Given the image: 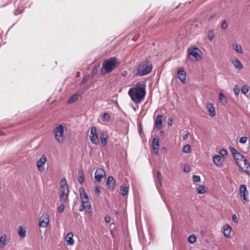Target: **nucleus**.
I'll list each match as a JSON object with an SVG mask.
<instances>
[{"mask_svg":"<svg viewBox=\"0 0 250 250\" xmlns=\"http://www.w3.org/2000/svg\"><path fill=\"white\" fill-rule=\"evenodd\" d=\"M115 213L117 214L118 211L117 210H115Z\"/></svg>","mask_w":250,"mask_h":250,"instance_id":"nucleus-59","label":"nucleus"},{"mask_svg":"<svg viewBox=\"0 0 250 250\" xmlns=\"http://www.w3.org/2000/svg\"><path fill=\"white\" fill-rule=\"evenodd\" d=\"M239 192L241 195V197L243 198L242 201H245V203L249 202V200L248 198L249 192L246 185L242 184L240 186Z\"/></svg>","mask_w":250,"mask_h":250,"instance_id":"nucleus-8","label":"nucleus"},{"mask_svg":"<svg viewBox=\"0 0 250 250\" xmlns=\"http://www.w3.org/2000/svg\"><path fill=\"white\" fill-rule=\"evenodd\" d=\"M3 134V133L2 132H0V135H2V134Z\"/></svg>","mask_w":250,"mask_h":250,"instance_id":"nucleus-60","label":"nucleus"},{"mask_svg":"<svg viewBox=\"0 0 250 250\" xmlns=\"http://www.w3.org/2000/svg\"><path fill=\"white\" fill-rule=\"evenodd\" d=\"M105 221L106 222L109 223L110 222V217L109 216H108V217L106 216L105 217Z\"/></svg>","mask_w":250,"mask_h":250,"instance_id":"nucleus-56","label":"nucleus"},{"mask_svg":"<svg viewBox=\"0 0 250 250\" xmlns=\"http://www.w3.org/2000/svg\"><path fill=\"white\" fill-rule=\"evenodd\" d=\"M191 150V147L190 146L189 144L186 145L183 148V152L185 153H188L190 152Z\"/></svg>","mask_w":250,"mask_h":250,"instance_id":"nucleus-30","label":"nucleus"},{"mask_svg":"<svg viewBox=\"0 0 250 250\" xmlns=\"http://www.w3.org/2000/svg\"><path fill=\"white\" fill-rule=\"evenodd\" d=\"M78 181L80 184H82L84 180V176L81 170L78 171Z\"/></svg>","mask_w":250,"mask_h":250,"instance_id":"nucleus-23","label":"nucleus"},{"mask_svg":"<svg viewBox=\"0 0 250 250\" xmlns=\"http://www.w3.org/2000/svg\"><path fill=\"white\" fill-rule=\"evenodd\" d=\"M128 190V188L126 186H125L124 185H122L120 187V192L122 195H123V196L125 195L127 193Z\"/></svg>","mask_w":250,"mask_h":250,"instance_id":"nucleus-24","label":"nucleus"},{"mask_svg":"<svg viewBox=\"0 0 250 250\" xmlns=\"http://www.w3.org/2000/svg\"><path fill=\"white\" fill-rule=\"evenodd\" d=\"M79 75H80V72H77V76H79Z\"/></svg>","mask_w":250,"mask_h":250,"instance_id":"nucleus-58","label":"nucleus"},{"mask_svg":"<svg viewBox=\"0 0 250 250\" xmlns=\"http://www.w3.org/2000/svg\"><path fill=\"white\" fill-rule=\"evenodd\" d=\"M196 191L199 194H203L205 192V187L201 186L198 187L196 189Z\"/></svg>","mask_w":250,"mask_h":250,"instance_id":"nucleus-33","label":"nucleus"},{"mask_svg":"<svg viewBox=\"0 0 250 250\" xmlns=\"http://www.w3.org/2000/svg\"><path fill=\"white\" fill-rule=\"evenodd\" d=\"M229 151H230V152L231 153L232 155H233V156L234 155H236V154H237V153L238 152V151L235 148H234L230 146L229 147Z\"/></svg>","mask_w":250,"mask_h":250,"instance_id":"nucleus-37","label":"nucleus"},{"mask_svg":"<svg viewBox=\"0 0 250 250\" xmlns=\"http://www.w3.org/2000/svg\"><path fill=\"white\" fill-rule=\"evenodd\" d=\"M242 161H243V162H244V166H246L247 165V166H249V167H250V165L249 163L248 162V161H247V159L243 158Z\"/></svg>","mask_w":250,"mask_h":250,"instance_id":"nucleus-47","label":"nucleus"},{"mask_svg":"<svg viewBox=\"0 0 250 250\" xmlns=\"http://www.w3.org/2000/svg\"><path fill=\"white\" fill-rule=\"evenodd\" d=\"M232 231L231 227L229 225H226L224 227V235L227 238L230 237V233Z\"/></svg>","mask_w":250,"mask_h":250,"instance_id":"nucleus-19","label":"nucleus"},{"mask_svg":"<svg viewBox=\"0 0 250 250\" xmlns=\"http://www.w3.org/2000/svg\"><path fill=\"white\" fill-rule=\"evenodd\" d=\"M232 219L236 224L238 223L237 218V216L236 215V214H234L232 215Z\"/></svg>","mask_w":250,"mask_h":250,"instance_id":"nucleus-46","label":"nucleus"},{"mask_svg":"<svg viewBox=\"0 0 250 250\" xmlns=\"http://www.w3.org/2000/svg\"><path fill=\"white\" fill-rule=\"evenodd\" d=\"M87 81V78H86V77H84L81 82V84L82 83H86Z\"/></svg>","mask_w":250,"mask_h":250,"instance_id":"nucleus-53","label":"nucleus"},{"mask_svg":"<svg viewBox=\"0 0 250 250\" xmlns=\"http://www.w3.org/2000/svg\"><path fill=\"white\" fill-rule=\"evenodd\" d=\"M26 231L21 226L18 227V234L20 237H25L26 236Z\"/></svg>","mask_w":250,"mask_h":250,"instance_id":"nucleus-21","label":"nucleus"},{"mask_svg":"<svg viewBox=\"0 0 250 250\" xmlns=\"http://www.w3.org/2000/svg\"><path fill=\"white\" fill-rule=\"evenodd\" d=\"M89 138L92 144L95 145H98L99 144L100 140L97 133L96 127L93 126L91 128Z\"/></svg>","mask_w":250,"mask_h":250,"instance_id":"nucleus-7","label":"nucleus"},{"mask_svg":"<svg viewBox=\"0 0 250 250\" xmlns=\"http://www.w3.org/2000/svg\"><path fill=\"white\" fill-rule=\"evenodd\" d=\"M196 238L194 234L190 235L188 237V241L191 244H193L196 241Z\"/></svg>","mask_w":250,"mask_h":250,"instance_id":"nucleus-31","label":"nucleus"},{"mask_svg":"<svg viewBox=\"0 0 250 250\" xmlns=\"http://www.w3.org/2000/svg\"><path fill=\"white\" fill-rule=\"evenodd\" d=\"M49 222L48 215L43 213L40 218L39 226L42 228H46L48 226Z\"/></svg>","mask_w":250,"mask_h":250,"instance_id":"nucleus-9","label":"nucleus"},{"mask_svg":"<svg viewBox=\"0 0 250 250\" xmlns=\"http://www.w3.org/2000/svg\"><path fill=\"white\" fill-rule=\"evenodd\" d=\"M95 192L98 195L101 194L102 191L101 190V188L99 187L96 186L95 187Z\"/></svg>","mask_w":250,"mask_h":250,"instance_id":"nucleus-44","label":"nucleus"},{"mask_svg":"<svg viewBox=\"0 0 250 250\" xmlns=\"http://www.w3.org/2000/svg\"><path fill=\"white\" fill-rule=\"evenodd\" d=\"M172 118H169L168 120V125L171 126L172 125Z\"/></svg>","mask_w":250,"mask_h":250,"instance_id":"nucleus-51","label":"nucleus"},{"mask_svg":"<svg viewBox=\"0 0 250 250\" xmlns=\"http://www.w3.org/2000/svg\"><path fill=\"white\" fill-rule=\"evenodd\" d=\"M246 250H247V249H246Z\"/></svg>","mask_w":250,"mask_h":250,"instance_id":"nucleus-63","label":"nucleus"},{"mask_svg":"<svg viewBox=\"0 0 250 250\" xmlns=\"http://www.w3.org/2000/svg\"><path fill=\"white\" fill-rule=\"evenodd\" d=\"M120 63L118 59L111 57L104 60L102 63V68L104 69L105 73L111 72Z\"/></svg>","mask_w":250,"mask_h":250,"instance_id":"nucleus-3","label":"nucleus"},{"mask_svg":"<svg viewBox=\"0 0 250 250\" xmlns=\"http://www.w3.org/2000/svg\"><path fill=\"white\" fill-rule=\"evenodd\" d=\"M184 171H185L186 172H188L190 171V168L189 167H185L184 168Z\"/></svg>","mask_w":250,"mask_h":250,"instance_id":"nucleus-54","label":"nucleus"},{"mask_svg":"<svg viewBox=\"0 0 250 250\" xmlns=\"http://www.w3.org/2000/svg\"><path fill=\"white\" fill-rule=\"evenodd\" d=\"M110 115L107 113H104L102 117V121L104 122H107L109 121Z\"/></svg>","mask_w":250,"mask_h":250,"instance_id":"nucleus-32","label":"nucleus"},{"mask_svg":"<svg viewBox=\"0 0 250 250\" xmlns=\"http://www.w3.org/2000/svg\"><path fill=\"white\" fill-rule=\"evenodd\" d=\"M164 133V132L163 131H161V134H163Z\"/></svg>","mask_w":250,"mask_h":250,"instance_id":"nucleus-61","label":"nucleus"},{"mask_svg":"<svg viewBox=\"0 0 250 250\" xmlns=\"http://www.w3.org/2000/svg\"><path fill=\"white\" fill-rule=\"evenodd\" d=\"M61 185L60 199L62 202H67L68 201V194L69 193V188L65 178H63L61 180Z\"/></svg>","mask_w":250,"mask_h":250,"instance_id":"nucleus-4","label":"nucleus"},{"mask_svg":"<svg viewBox=\"0 0 250 250\" xmlns=\"http://www.w3.org/2000/svg\"><path fill=\"white\" fill-rule=\"evenodd\" d=\"M232 63L235 66V67H236L237 68L241 69H242L243 68V64H242V63L237 59H236L235 60H233L232 62Z\"/></svg>","mask_w":250,"mask_h":250,"instance_id":"nucleus-22","label":"nucleus"},{"mask_svg":"<svg viewBox=\"0 0 250 250\" xmlns=\"http://www.w3.org/2000/svg\"><path fill=\"white\" fill-rule=\"evenodd\" d=\"M207 107L208 108V111L211 117L215 115V109L212 104H207Z\"/></svg>","mask_w":250,"mask_h":250,"instance_id":"nucleus-20","label":"nucleus"},{"mask_svg":"<svg viewBox=\"0 0 250 250\" xmlns=\"http://www.w3.org/2000/svg\"><path fill=\"white\" fill-rule=\"evenodd\" d=\"M153 148L159 147V139L158 138H154L152 140Z\"/></svg>","mask_w":250,"mask_h":250,"instance_id":"nucleus-27","label":"nucleus"},{"mask_svg":"<svg viewBox=\"0 0 250 250\" xmlns=\"http://www.w3.org/2000/svg\"><path fill=\"white\" fill-rule=\"evenodd\" d=\"M108 137V135L106 131H103L101 134L100 138L101 140V143L103 146H105L107 144V139Z\"/></svg>","mask_w":250,"mask_h":250,"instance_id":"nucleus-15","label":"nucleus"},{"mask_svg":"<svg viewBox=\"0 0 250 250\" xmlns=\"http://www.w3.org/2000/svg\"><path fill=\"white\" fill-rule=\"evenodd\" d=\"M213 161L216 165L221 166H222L224 160L220 156L216 155L213 157Z\"/></svg>","mask_w":250,"mask_h":250,"instance_id":"nucleus-18","label":"nucleus"},{"mask_svg":"<svg viewBox=\"0 0 250 250\" xmlns=\"http://www.w3.org/2000/svg\"><path fill=\"white\" fill-rule=\"evenodd\" d=\"M105 174L104 171L102 168L97 169L95 172L94 177L95 179L99 182L102 181V179L105 177Z\"/></svg>","mask_w":250,"mask_h":250,"instance_id":"nucleus-10","label":"nucleus"},{"mask_svg":"<svg viewBox=\"0 0 250 250\" xmlns=\"http://www.w3.org/2000/svg\"><path fill=\"white\" fill-rule=\"evenodd\" d=\"M193 180L195 182H200V177L198 175H194L193 176Z\"/></svg>","mask_w":250,"mask_h":250,"instance_id":"nucleus-42","label":"nucleus"},{"mask_svg":"<svg viewBox=\"0 0 250 250\" xmlns=\"http://www.w3.org/2000/svg\"><path fill=\"white\" fill-rule=\"evenodd\" d=\"M80 197L82 199V203H87L89 202V198L86 194V193L84 191L83 188H81L79 189Z\"/></svg>","mask_w":250,"mask_h":250,"instance_id":"nucleus-14","label":"nucleus"},{"mask_svg":"<svg viewBox=\"0 0 250 250\" xmlns=\"http://www.w3.org/2000/svg\"><path fill=\"white\" fill-rule=\"evenodd\" d=\"M164 133V132L163 131H161V134H163Z\"/></svg>","mask_w":250,"mask_h":250,"instance_id":"nucleus-62","label":"nucleus"},{"mask_svg":"<svg viewBox=\"0 0 250 250\" xmlns=\"http://www.w3.org/2000/svg\"><path fill=\"white\" fill-rule=\"evenodd\" d=\"M157 174L158 180L160 185H162V176H161L160 172L159 171H157Z\"/></svg>","mask_w":250,"mask_h":250,"instance_id":"nucleus-40","label":"nucleus"},{"mask_svg":"<svg viewBox=\"0 0 250 250\" xmlns=\"http://www.w3.org/2000/svg\"><path fill=\"white\" fill-rule=\"evenodd\" d=\"M153 149L154 150V153L155 154V155H158L159 147H155V148H153Z\"/></svg>","mask_w":250,"mask_h":250,"instance_id":"nucleus-50","label":"nucleus"},{"mask_svg":"<svg viewBox=\"0 0 250 250\" xmlns=\"http://www.w3.org/2000/svg\"><path fill=\"white\" fill-rule=\"evenodd\" d=\"M219 101L223 104L226 103L227 102L226 98L222 93H219Z\"/></svg>","mask_w":250,"mask_h":250,"instance_id":"nucleus-29","label":"nucleus"},{"mask_svg":"<svg viewBox=\"0 0 250 250\" xmlns=\"http://www.w3.org/2000/svg\"><path fill=\"white\" fill-rule=\"evenodd\" d=\"M54 132L57 141L59 144L63 143L65 139L64 127L61 124L57 125L54 129Z\"/></svg>","mask_w":250,"mask_h":250,"instance_id":"nucleus-5","label":"nucleus"},{"mask_svg":"<svg viewBox=\"0 0 250 250\" xmlns=\"http://www.w3.org/2000/svg\"><path fill=\"white\" fill-rule=\"evenodd\" d=\"M85 208H87L88 209H89L91 208V206L90 204L89 203V202L87 203H84Z\"/></svg>","mask_w":250,"mask_h":250,"instance_id":"nucleus-48","label":"nucleus"},{"mask_svg":"<svg viewBox=\"0 0 250 250\" xmlns=\"http://www.w3.org/2000/svg\"><path fill=\"white\" fill-rule=\"evenodd\" d=\"M234 49L238 53H242V47L240 45H235Z\"/></svg>","mask_w":250,"mask_h":250,"instance_id":"nucleus-35","label":"nucleus"},{"mask_svg":"<svg viewBox=\"0 0 250 250\" xmlns=\"http://www.w3.org/2000/svg\"><path fill=\"white\" fill-rule=\"evenodd\" d=\"M213 37H214V35H213V32L211 31H209L208 32V40L210 41H212L213 38Z\"/></svg>","mask_w":250,"mask_h":250,"instance_id":"nucleus-38","label":"nucleus"},{"mask_svg":"<svg viewBox=\"0 0 250 250\" xmlns=\"http://www.w3.org/2000/svg\"><path fill=\"white\" fill-rule=\"evenodd\" d=\"M106 184L108 188L111 190H113L115 188V180L112 176H109L107 179Z\"/></svg>","mask_w":250,"mask_h":250,"instance_id":"nucleus-12","label":"nucleus"},{"mask_svg":"<svg viewBox=\"0 0 250 250\" xmlns=\"http://www.w3.org/2000/svg\"><path fill=\"white\" fill-rule=\"evenodd\" d=\"M188 137V134L186 133L183 136V139L184 140H187Z\"/></svg>","mask_w":250,"mask_h":250,"instance_id":"nucleus-55","label":"nucleus"},{"mask_svg":"<svg viewBox=\"0 0 250 250\" xmlns=\"http://www.w3.org/2000/svg\"><path fill=\"white\" fill-rule=\"evenodd\" d=\"M247 138L245 136L241 137L239 139V142L242 144H244L247 142Z\"/></svg>","mask_w":250,"mask_h":250,"instance_id":"nucleus-43","label":"nucleus"},{"mask_svg":"<svg viewBox=\"0 0 250 250\" xmlns=\"http://www.w3.org/2000/svg\"><path fill=\"white\" fill-rule=\"evenodd\" d=\"M46 161V157L45 156L42 155L41 158L37 161V166L38 167V170L40 172H42L44 171V168L42 166L45 163Z\"/></svg>","mask_w":250,"mask_h":250,"instance_id":"nucleus-11","label":"nucleus"},{"mask_svg":"<svg viewBox=\"0 0 250 250\" xmlns=\"http://www.w3.org/2000/svg\"><path fill=\"white\" fill-rule=\"evenodd\" d=\"M188 53L190 60H191V59H190L191 56L193 57L196 60H198L201 58L200 55L202 53V52L196 47L188 48Z\"/></svg>","mask_w":250,"mask_h":250,"instance_id":"nucleus-6","label":"nucleus"},{"mask_svg":"<svg viewBox=\"0 0 250 250\" xmlns=\"http://www.w3.org/2000/svg\"><path fill=\"white\" fill-rule=\"evenodd\" d=\"M241 92L243 94L247 93L249 91L248 87L246 85H243L241 89Z\"/></svg>","mask_w":250,"mask_h":250,"instance_id":"nucleus-36","label":"nucleus"},{"mask_svg":"<svg viewBox=\"0 0 250 250\" xmlns=\"http://www.w3.org/2000/svg\"><path fill=\"white\" fill-rule=\"evenodd\" d=\"M73 234L72 232H69L67 233L65 238L68 245H73L74 243V240L73 239Z\"/></svg>","mask_w":250,"mask_h":250,"instance_id":"nucleus-17","label":"nucleus"},{"mask_svg":"<svg viewBox=\"0 0 250 250\" xmlns=\"http://www.w3.org/2000/svg\"><path fill=\"white\" fill-rule=\"evenodd\" d=\"M162 150H163V152H165V153H167V148H166L165 147H164L163 148Z\"/></svg>","mask_w":250,"mask_h":250,"instance_id":"nucleus-57","label":"nucleus"},{"mask_svg":"<svg viewBox=\"0 0 250 250\" xmlns=\"http://www.w3.org/2000/svg\"><path fill=\"white\" fill-rule=\"evenodd\" d=\"M152 68L151 62L145 60L141 62L137 67V75L139 76H143L149 74Z\"/></svg>","mask_w":250,"mask_h":250,"instance_id":"nucleus-2","label":"nucleus"},{"mask_svg":"<svg viewBox=\"0 0 250 250\" xmlns=\"http://www.w3.org/2000/svg\"><path fill=\"white\" fill-rule=\"evenodd\" d=\"M128 94L131 99L134 103H137L144 99L146 95V85L142 83H138L135 87L129 89Z\"/></svg>","mask_w":250,"mask_h":250,"instance_id":"nucleus-1","label":"nucleus"},{"mask_svg":"<svg viewBox=\"0 0 250 250\" xmlns=\"http://www.w3.org/2000/svg\"><path fill=\"white\" fill-rule=\"evenodd\" d=\"M227 26H228V25H227V21L225 20H223L221 23V28L222 29H225L227 28Z\"/></svg>","mask_w":250,"mask_h":250,"instance_id":"nucleus-39","label":"nucleus"},{"mask_svg":"<svg viewBox=\"0 0 250 250\" xmlns=\"http://www.w3.org/2000/svg\"><path fill=\"white\" fill-rule=\"evenodd\" d=\"M177 78L183 83H186V73L183 69H180L177 71Z\"/></svg>","mask_w":250,"mask_h":250,"instance_id":"nucleus-13","label":"nucleus"},{"mask_svg":"<svg viewBox=\"0 0 250 250\" xmlns=\"http://www.w3.org/2000/svg\"><path fill=\"white\" fill-rule=\"evenodd\" d=\"M233 91L236 95H238L239 93L240 90L238 87L236 85L234 87Z\"/></svg>","mask_w":250,"mask_h":250,"instance_id":"nucleus-41","label":"nucleus"},{"mask_svg":"<svg viewBox=\"0 0 250 250\" xmlns=\"http://www.w3.org/2000/svg\"><path fill=\"white\" fill-rule=\"evenodd\" d=\"M233 157L235 160L236 161L237 163H238V161H243V159L244 158L243 155H242L240 152H238L237 154L234 155Z\"/></svg>","mask_w":250,"mask_h":250,"instance_id":"nucleus-26","label":"nucleus"},{"mask_svg":"<svg viewBox=\"0 0 250 250\" xmlns=\"http://www.w3.org/2000/svg\"><path fill=\"white\" fill-rule=\"evenodd\" d=\"M84 208H85L84 204L82 203V204L80 206L79 210L80 211H83Z\"/></svg>","mask_w":250,"mask_h":250,"instance_id":"nucleus-49","label":"nucleus"},{"mask_svg":"<svg viewBox=\"0 0 250 250\" xmlns=\"http://www.w3.org/2000/svg\"><path fill=\"white\" fill-rule=\"evenodd\" d=\"M91 73H92V76H94L95 74L96 73V69L95 68H93L92 70V71H91Z\"/></svg>","mask_w":250,"mask_h":250,"instance_id":"nucleus-52","label":"nucleus"},{"mask_svg":"<svg viewBox=\"0 0 250 250\" xmlns=\"http://www.w3.org/2000/svg\"><path fill=\"white\" fill-rule=\"evenodd\" d=\"M67 202H62V204H60L58 208V211L60 213H62L64 211V204L67 203Z\"/></svg>","mask_w":250,"mask_h":250,"instance_id":"nucleus-34","label":"nucleus"},{"mask_svg":"<svg viewBox=\"0 0 250 250\" xmlns=\"http://www.w3.org/2000/svg\"><path fill=\"white\" fill-rule=\"evenodd\" d=\"M227 153V151L225 149H222L220 151V154L222 156H226Z\"/></svg>","mask_w":250,"mask_h":250,"instance_id":"nucleus-45","label":"nucleus"},{"mask_svg":"<svg viewBox=\"0 0 250 250\" xmlns=\"http://www.w3.org/2000/svg\"><path fill=\"white\" fill-rule=\"evenodd\" d=\"M78 97L79 95L78 94H74L72 95L68 99V103L69 104L74 103L78 100Z\"/></svg>","mask_w":250,"mask_h":250,"instance_id":"nucleus-25","label":"nucleus"},{"mask_svg":"<svg viewBox=\"0 0 250 250\" xmlns=\"http://www.w3.org/2000/svg\"><path fill=\"white\" fill-rule=\"evenodd\" d=\"M162 118L163 116L162 115H159L157 116L155 121V127L157 130H159L162 128Z\"/></svg>","mask_w":250,"mask_h":250,"instance_id":"nucleus-16","label":"nucleus"},{"mask_svg":"<svg viewBox=\"0 0 250 250\" xmlns=\"http://www.w3.org/2000/svg\"><path fill=\"white\" fill-rule=\"evenodd\" d=\"M6 236L5 235L0 237V247L3 248L5 244Z\"/></svg>","mask_w":250,"mask_h":250,"instance_id":"nucleus-28","label":"nucleus"}]
</instances>
